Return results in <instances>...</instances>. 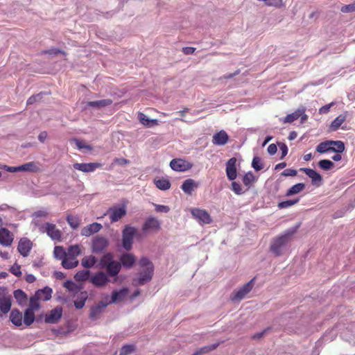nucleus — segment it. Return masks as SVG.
<instances>
[{
	"label": "nucleus",
	"instance_id": "nucleus-1",
	"mask_svg": "<svg viewBox=\"0 0 355 355\" xmlns=\"http://www.w3.org/2000/svg\"><path fill=\"white\" fill-rule=\"evenodd\" d=\"M141 271L139 273L137 278L133 279V284L140 286L149 282L153 274V265L146 257H142L139 262Z\"/></svg>",
	"mask_w": 355,
	"mask_h": 355
},
{
	"label": "nucleus",
	"instance_id": "nucleus-2",
	"mask_svg": "<svg viewBox=\"0 0 355 355\" xmlns=\"http://www.w3.org/2000/svg\"><path fill=\"white\" fill-rule=\"evenodd\" d=\"M99 266L105 269L108 277H116L121 269L120 262L114 260L113 254L110 252L105 254L99 261Z\"/></svg>",
	"mask_w": 355,
	"mask_h": 355
},
{
	"label": "nucleus",
	"instance_id": "nucleus-3",
	"mask_svg": "<svg viewBox=\"0 0 355 355\" xmlns=\"http://www.w3.org/2000/svg\"><path fill=\"white\" fill-rule=\"evenodd\" d=\"M295 230H287L284 234L275 238L270 244V251L275 256H280L286 249L290 237L295 233Z\"/></svg>",
	"mask_w": 355,
	"mask_h": 355
},
{
	"label": "nucleus",
	"instance_id": "nucleus-4",
	"mask_svg": "<svg viewBox=\"0 0 355 355\" xmlns=\"http://www.w3.org/2000/svg\"><path fill=\"white\" fill-rule=\"evenodd\" d=\"M254 285V278H252L248 283L234 290L230 295V300L234 302H239L245 299L249 293L252 290Z\"/></svg>",
	"mask_w": 355,
	"mask_h": 355
},
{
	"label": "nucleus",
	"instance_id": "nucleus-5",
	"mask_svg": "<svg viewBox=\"0 0 355 355\" xmlns=\"http://www.w3.org/2000/svg\"><path fill=\"white\" fill-rule=\"evenodd\" d=\"M137 234V228L130 225H125L122 231V246L129 251L132 248L133 239Z\"/></svg>",
	"mask_w": 355,
	"mask_h": 355
},
{
	"label": "nucleus",
	"instance_id": "nucleus-6",
	"mask_svg": "<svg viewBox=\"0 0 355 355\" xmlns=\"http://www.w3.org/2000/svg\"><path fill=\"white\" fill-rule=\"evenodd\" d=\"M109 244V240L105 236H96L92 241V250L96 254L102 253L107 248Z\"/></svg>",
	"mask_w": 355,
	"mask_h": 355
},
{
	"label": "nucleus",
	"instance_id": "nucleus-7",
	"mask_svg": "<svg viewBox=\"0 0 355 355\" xmlns=\"http://www.w3.org/2000/svg\"><path fill=\"white\" fill-rule=\"evenodd\" d=\"M12 296L6 286H0V311H10Z\"/></svg>",
	"mask_w": 355,
	"mask_h": 355
},
{
	"label": "nucleus",
	"instance_id": "nucleus-8",
	"mask_svg": "<svg viewBox=\"0 0 355 355\" xmlns=\"http://www.w3.org/2000/svg\"><path fill=\"white\" fill-rule=\"evenodd\" d=\"M193 217L200 224H210L212 219L205 209L194 208L191 210Z\"/></svg>",
	"mask_w": 355,
	"mask_h": 355
},
{
	"label": "nucleus",
	"instance_id": "nucleus-9",
	"mask_svg": "<svg viewBox=\"0 0 355 355\" xmlns=\"http://www.w3.org/2000/svg\"><path fill=\"white\" fill-rule=\"evenodd\" d=\"M89 280L90 282L97 288L103 287L110 282L107 275L103 272L95 273L90 277Z\"/></svg>",
	"mask_w": 355,
	"mask_h": 355
},
{
	"label": "nucleus",
	"instance_id": "nucleus-10",
	"mask_svg": "<svg viewBox=\"0 0 355 355\" xmlns=\"http://www.w3.org/2000/svg\"><path fill=\"white\" fill-rule=\"evenodd\" d=\"M42 228L44 229L42 231L46 232L51 239L55 241L61 240L62 232L60 230L56 228L55 225L46 223Z\"/></svg>",
	"mask_w": 355,
	"mask_h": 355
},
{
	"label": "nucleus",
	"instance_id": "nucleus-11",
	"mask_svg": "<svg viewBox=\"0 0 355 355\" xmlns=\"http://www.w3.org/2000/svg\"><path fill=\"white\" fill-rule=\"evenodd\" d=\"M160 229V222L154 216L148 217L142 225L144 232H156Z\"/></svg>",
	"mask_w": 355,
	"mask_h": 355
},
{
	"label": "nucleus",
	"instance_id": "nucleus-12",
	"mask_svg": "<svg viewBox=\"0 0 355 355\" xmlns=\"http://www.w3.org/2000/svg\"><path fill=\"white\" fill-rule=\"evenodd\" d=\"M102 166V164L98 162L90 163H75L73 165V168L84 173L94 172L98 168Z\"/></svg>",
	"mask_w": 355,
	"mask_h": 355
},
{
	"label": "nucleus",
	"instance_id": "nucleus-13",
	"mask_svg": "<svg viewBox=\"0 0 355 355\" xmlns=\"http://www.w3.org/2000/svg\"><path fill=\"white\" fill-rule=\"evenodd\" d=\"M111 222H116L121 218L122 216L126 214V209L125 206L113 207L107 211Z\"/></svg>",
	"mask_w": 355,
	"mask_h": 355
},
{
	"label": "nucleus",
	"instance_id": "nucleus-14",
	"mask_svg": "<svg viewBox=\"0 0 355 355\" xmlns=\"http://www.w3.org/2000/svg\"><path fill=\"white\" fill-rule=\"evenodd\" d=\"M128 289L123 288L119 291H114L112 293L110 299L107 300V304L119 303L122 302L128 295Z\"/></svg>",
	"mask_w": 355,
	"mask_h": 355
},
{
	"label": "nucleus",
	"instance_id": "nucleus-15",
	"mask_svg": "<svg viewBox=\"0 0 355 355\" xmlns=\"http://www.w3.org/2000/svg\"><path fill=\"white\" fill-rule=\"evenodd\" d=\"M236 159L235 157L230 158L226 163V174L230 180H234L237 177L236 168Z\"/></svg>",
	"mask_w": 355,
	"mask_h": 355
},
{
	"label": "nucleus",
	"instance_id": "nucleus-16",
	"mask_svg": "<svg viewBox=\"0 0 355 355\" xmlns=\"http://www.w3.org/2000/svg\"><path fill=\"white\" fill-rule=\"evenodd\" d=\"M302 170L311 179V182L313 185L319 187L322 184V178L316 171L307 168H302Z\"/></svg>",
	"mask_w": 355,
	"mask_h": 355
},
{
	"label": "nucleus",
	"instance_id": "nucleus-17",
	"mask_svg": "<svg viewBox=\"0 0 355 355\" xmlns=\"http://www.w3.org/2000/svg\"><path fill=\"white\" fill-rule=\"evenodd\" d=\"M32 248L31 241L26 239L22 238L20 239L18 244V251L23 257H27Z\"/></svg>",
	"mask_w": 355,
	"mask_h": 355
},
{
	"label": "nucleus",
	"instance_id": "nucleus-18",
	"mask_svg": "<svg viewBox=\"0 0 355 355\" xmlns=\"http://www.w3.org/2000/svg\"><path fill=\"white\" fill-rule=\"evenodd\" d=\"M13 241V234L8 229L0 228V243L4 246H9Z\"/></svg>",
	"mask_w": 355,
	"mask_h": 355
},
{
	"label": "nucleus",
	"instance_id": "nucleus-19",
	"mask_svg": "<svg viewBox=\"0 0 355 355\" xmlns=\"http://www.w3.org/2000/svg\"><path fill=\"white\" fill-rule=\"evenodd\" d=\"M102 229L101 224L98 223H93L89 224L81 230V235L85 236H90L93 234L98 232Z\"/></svg>",
	"mask_w": 355,
	"mask_h": 355
},
{
	"label": "nucleus",
	"instance_id": "nucleus-20",
	"mask_svg": "<svg viewBox=\"0 0 355 355\" xmlns=\"http://www.w3.org/2000/svg\"><path fill=\"white\" fill-rule=\"evenodd\" d=\"M200 184L193 179L185 180L181 185V189L187 195H191L192 191L199 187Z\"/></svg>",
	"mask_w": 355,
	"mask_h": 355
},
{
	"label": "nucleus",
	"instance_id": "nucleus-21",
	"mask_svg": "<svg viewBox=\"0 0 355 355\" xmlns=\"http://www.w3.org/2000/svg\"><path fill=\"white\" fill-rule=\"evenodd\" d=\"M229 136L225 130H220L214 134L212 137V143L217 146H224L228 141Z\"/></svg>",
	"mask_w": 355,
	"mask_h": 355
},
{
	"label": "nucleus",
	"instance_id": "nucleus-22",
	"mask_svg": "<svg viewBox=\"0 0 355 355\" xmlns=\"http://www.w3.org/2000/svg\"><path fill=\"white\" fill-rule=\"evenodd\" d=\"M13 296L19 304L21 308L26 306L28 304V296L26 293L21 289H17L14 291Z\"/></svg>",
	"mask_w": 355,
	"mask_h": 355
},
{
	"label": "nucleus",
	"instance_id": "nucleus-23",
	"mask_svg": "<svg viewBox=\"0 0 355 355\" xmlns=\"http://www.w3.org/2000/svg\"><path fill=\"white\" fill-rule=\"evenodd\" d=\"M135 257L132 254L124 253L120 257V263L125 268H130L135 263Z\"/></svg>",
	"mask_w": 355,
	"mask_h": 355
},
{
	"label": "nucleus",
	"instance_id": "nucleus-24",
	"mask_svg": "<svg viewBox=\"0 0 355 355\" xmlns=\"http://www.w3.org/2000/svg\"><path fill=\"white\" fill-rule=\"evenodd\" d=\"M156 187L162 191H166L171 188V184L167 178H156L154 179Z\"/></svg>",
	"mask_w": 355,
	"mask_h": 355
},
{
	"label": "nucleus",
	"instance_id": "nucleus-25",
	"mask_svg": "<svg viewBox=\"0 0 355 355\" xmlns=\"http://www.w3.org/2000/svg\"><path fill=\"white\" fill-rule=\"evenodd\" d=\"M35 293H37V297H39L41 301L45 302L51 298L53 291L50 287L46 286L37 290Z\"/></svg>",
	"mask_w": 355,
	"mask_h": 355
},
{
	"label": "nucleus",
	"instance_id": "nucleus-26",
	"mask_svg": "<svg viewBox=\"0 0 355 355\" xmlns=\"http://www.w3.org/2000/svg\"><path fill=\"white\" fill-rule=\"evenodd\" d=\"M112 103L111 99H103L94 101L87 102V105L92 107L100 109L110 105Z\"/></svg>",
	"mask_w": 355,
	"mask_h": 355
},
{
	"label": "nucleus",
	"instance_id": "nucleus-27",
	"mask_svg": "<svg viewBox=\"0 0 355 355\" xmlns=\"http://www.w3.org/2000/svg\"><path fill=\"white\" fill-rule=\"evenodd\" d=\"M171 168L175 171H184L187 169L185 162L180 159H172L170 162Z\"/></svg>",
	"mask_w": 355,
	"mask_h": 355
},
{
	"label": "nucleus",
	"instance_id": "nucleus-28",
	"mask_svg": "<svg viewBox=\"0 0 355 355\" xmlns=\"http://www.w3.org/2000/svg\"><path fill=\"white\" fill-rule=\"evenodd\" d=\"M19 166V171H26V172H37L39 171L38 164L35 162H30L25 163Z\"/></svg>",
	"mask_w": 355,
	"mask_h": 355
},
{
	"label": "nucleus",
	"instance_id": "nucleus-29",
	"mask_svg": "<svg viewBox=\"0 0 355 355\" xmlns=\"http://www.w3.org/2000/svg\"><path fill=\"white\" fill-rule=\"evenodd\" d=\"M78 264V261L75 257L67 256L62 261V266L66 269H72L76 268Z\"/></svg>",
	"mask_w": 355,
	"mask_h": 355
},
{
	"label": "nucleus",
	"instance_id": "nucleus-30",
	"mask_svg": "<svg viewBox=\"0 0 355 355\" xmlns=\"http://www.w3.org/2000/svg\"><path fill=\"white\" fill-rule=\"evenodd\" d=\"M224 341L221 340L220 342L216 343L214 344H212L211 345L205 346L203 347H201L196 350L193 354L191 355H202L204 354H207L209 352H211L216 349L220 343H223Z\"/></svg>",
	"mask_w": 355,
	"mask_h": 355
},
{
	"label": "nucleus",
	"instance_id": "nucleus-31",
	"mask_svg": "<svg viewBox=\"0 0 355 355\" xmlns=\"http://www.w3.org/2000/svg\"><path fill=\"white\" fill-rule=\"evenodd\" d=\"M42 301L39 299V297H37V293H35V294L31 296L29 299V306L24 311H35L37 310L40 308V302Z\"/></svg>",
	"mask_w": 355,
	"mask_h": 355
},
{
	"label": "nucleus",
	"instance_id": "nucleus-32",
	"mask_svg": "<svg viewBox=\"0 0 355 355\" xmlns=\"http://www.w3.org/2000/svg\"><path fill=\"white\" fill-rule=\"evenodd\" d=\"M23 312H10V320L13 324L20 327L23 324Z\"/></svg>",
	"mask_w": 355,
	"mask_h": 355
},
{
	"label": "nucleus",
	"instance_id": "nucleus-33",
	"mask_svg": "<svg viewBox=\"0 0 355 355\" xmlns=\"http://www.w3.org/2000/svg\"><path fill=\"white\" fill-rule=\"evenodd\" d=\"M345 120L346 114H340L331 122L330 125L331 130L333 131L338 130Z\"/></svg>",
	"mask_w": 355,
	"mask_h": 355
},
{
	"label": "nucleus",
	"instance_id": "nucleus-34",
	"mask_svg": "<svg viewBox=\"0 0 355 355\" xmlns=\"http://www.w3.org/2000/svg\"><path fill=\"white\" fill-rule=\"evenodd\" d=\"M332 144L330 141L320 143L316 147V151L319 153H325L331 151Z\"/></svg>",
	"mask_w": 355,
	"mask_h": 355
},
{
	"label": "nucleus",
	"instance_id": "nucleus-35",
	"mask_svg": "<svg viewBox=\"0 0 355 355\" xmlns=\"http://www.w3.org/2000/svg\"><path fill=\"white\" fill-rule=\"evenodd\" d=\"M302 112H300L299 109L296 110L294 112L286 115L284 119H281L280 120L284 123H291L294 121L298 119L300 116V114Z\"/></svg>",
	"mask_w": 355,
	"mask_h": 355
},
{
	"label": "nucleus",
	"instance_id": "nucleus-36",
	"mask_svg": "<svg viewBox=\"0 0 355 355\" xmlns=\"http://www.w3.org/2000/svg\"><path fill=\"white\" fill-rule=\"evenodd\" d=\"M97 260L93 255L85 257L82 261L81 264L84 268H92L96 263Z\"/></svg>",
	"mask_w": 355,
	"mask_h": 355
},
{
	"label": "nucleus",
	"instance_id": "nucleus-37",
	"mask_svg": "<svg viewBox=\"0 0 355 355\" xmlns=\"http://www.w3.org/2000/svg\"><path fill=\"white\" fill-rule=\"evenodd\" d=\"M305 187L304 184L298 183L292 186L286 193V196H291L302 191Z\"/></svg>",
	"mask_w": 355,
	"mask_h": 355
},
{
	"label": "nucleus",
	"instance_id": "nucleus-38",
	"mask_svg": "<svg viewBox=\"0 0 355 355\" xmlns=\"http://www.w3.org/2000/svg\"><path fill=\"white\" fill-rule=\"evenodd\" d=\"M62 312H51V314L46 315L45 318V322L47 323H55L62 317Z\"/></svg>",
	"mask_w": 355,
	"mask_h": 355
},
{
	"label": "nucleus",
	"instance_id": "nucleus-39",
	"mask_svg": "<svg viewBox=\"0 0 355 355\" xmlns=\"http://www.w3.org/2000/svg\"><path fill=\"white\" fill-rule=\"evenodd\" d=\"M139 120L143 125L150 127L153 125L157 124V120L150 119L148 117L143 113L139 114Z\"/></svg>",
	"mask_w": 355,
	"mask_h": 355
},
{
	"label": "nucleus",
	"instance_id": "nucleus-40",
	"mask_svg": "<svg viewBox=\"0 0 355 355\" xmlns=\"http://www.w3.org/2000/svg\"><path fill=\"white\" fill-rule=\"evenodd\" d=\"M81 253V247L79 245H71L68 248L67 255L71 257H76Z\"/></svg>",
	"mask_w": 355,
	"mask_h": 355
},
{
	"label": "nucleus",
	"instance_id": "nucleus-41",
	"mask_svg": "<svg viewBox=\"0 0 355 355\" xmlns=\"http://www.w3.org/2000/svg\"><path fill=\"white\" fill-rule=\"evenodd\" d=\"M332 144L331 151L341 153L345 150V144L342 141H330Z\"/></svg>",
	"mask_w": 355,
	"mask_h": 355
},
{
	"label": "nucleus",
	"instance_id": "nucleus-42",
	"mask_svg": "<svg viewBox=\"0 0 355 355\" xmlns=\"http://www.w3.org/2000/svg\"><path fill=\"white\" fill-rule=\"evenodd\" d=\"M89 270H83L76 272L74 276V278L76 281L83 282L89 278Z\"/></svg>",
	"mask_w": 355,
	"mask_h": 355
},
{
	"label": "nucleus",
	"instance_id": "nucleus-43",
	"mask_svg": "<svg viewBox=\"0 0 355 355\" xmlns=\"http://www.w3.org/2000/svg\"><path fill=\"white\" fill-rule=\"evenodd\" d=\"M67 221L70 227L73 230L78 228L80 225V219L77 216L68 215L67 217Z\"/></svg>",
	"mask_w": 355,
	"mask_h": 355
},
{
	"label": "nucleus",
	"instance_id": "nucleus-44",
	"mask_svg": "<svg viewBox=\"0 0 355 355\" xmlns=\"http://www.w3.org/2000/svg\"><path fill=\"white\" fill-rule=\"evenodd\" d=\"M53 253L55 258L62 259V261L67 256V252L64 251V248L62 246H55Z\"/></svg>",
	"mask_w": 355,
	"mask_h": 355
},
{
	"label": "nucleus",
	"instance_id": "nucleus-45",
	"mask_svg": "<svg viewBox=\"0 0 355 355\" xmlns=\"http://www.w3.org/2000/svg\"><path fill=\"white\" fill-rule=\"evenodd\" d=\"M35 312H24L23 315V323L26 326L31 325L35 320Z\"/></svg>",
	"mask_w": 355,
	"mask_h": 355
},
{
	"label": "nucleus",
	"instance_id": "nucleus-46",
	"mask_svg": "<svg viewBox=\"0 0 355 355\" xmlns=\"http://www.w3.org/2000/svg\"><path fill=\"white\" fill-rule=\"evenodd\" d=\"M87 298V293L82 292L80 294V300H76L74 302V305H75L76 308L78 309H82L84 306V305H85V301H86Z\"/></svg>",
	"mask_w": 355,
	"mask_h": 355
},
{
	"label": "nucleus",
	"instance_id": "nucleus-47",
	"mask_svg": "<svg viewBox=\"0 0 355 355\" xmlns=\"http://www.w3.org/2000/svg\"><path fill=\"white\" fill-rule=\"evenodd\" d=\"M319 167L324 171L330 170L334 166V164L329 159H322L318 162Z\"/></svg>",
	"mask_w": 355,
	"mask_h": 355
},
{
	"label": "nucleus",
	"instance_id": "nucleus-48",
	"mask_svg": "<svg viewBox=\"0 0 355 355\" xmlns=\"http://www.w3.org/2000/svg\"><path fill=\"white\" fill-rule=\"evenodd\" d=\"M299 202V198L295 199V200H287L285 201H282L278 203L277 207L279 209H286L289 207H291L295 204H297Z\"/></svg>",
	"mask_w": 355,
	"mask_h": 355
},
{
	"label": "nucleus",
	"instance_id": "nucleus-49",
	"mask_svg": "<svg viewBox=\"0 0 355 355\" xmlns=\"http://www.w3.org/2000/svg\"><path fill=\"white\" fill-rule=\"evenodd\" d=\"M135 350L134 345H123L120 349L119 355H128Z\"/></svg>",
	"mask_w": 355,
	"mask_h": 355
},
{
	"label": "nucleus",
	"instance_id": "nucleus-50",
	"mask_svg": "<svg viewBox=\"0 0 355 355\" xmlns=\"http://www.w3.org/2000/svg\"><path fill=\"white\" fill-rule=\"evenodd\" d=\"M252 166L257 171H259L263 169V165L261 158L259 157H254L252 162Z\"/></svg>",
	"mask_w": 355,
	"mask_h": 355
},
{
	"label": "nucleus",
	"instance_id": "nucleus-51",
	"mask_svg": "<svg viewBox=\"0 0 355 355\" xmlns=\"http://www.w3.org/2000/svg\"><path fill=\"white\" fill-rule=\"evenodd\" d=\"M255 180L254 175L252 172H248L245 174L243 178V182L245 186H250Z\"/></svg>",
	"mask_w": 355,
	"mask_h": 355
},
{
	"label": "nucleus",
	"instance_id": "nucleus-52",
	"mask_svg": "<svg viewBox=\"0 0 355 355\" xmlns=\"http://www.w3.org/2000/svg\"><path fill=\"white\" fill-rule=\"evenodd\" d=\"M155 207V209L156 212L158 213H168L170 211V207L167 205H158L155 203H152Z\"/></svg>",
	"mask_w": 355,
	"mask_h": 355
},
{
	"label": "nucleus",
	"instance_id": "nucleus-53",
	"mask_svg": "<svg viewBox=\"0 0 355 355\" xmlns=\"http://www.w3.org/2000/svg\"><path fill=\"white\" fill-rule=\"evenodd\" d=\"M71 141L76 144L78 149H87L88 150H91L92 149L91 146L85 144L82 141L79 139H73Z\"/></svg>",
	"mask_w": 355,
	"mask_h": 355
},
{
	"label": "nucleus",
	"instance_id": "nucleus-54",
	"mask_svg": "<svg viewBox=\"0 0 355 355\" xmlns=\"http://www.w3.org/2000/svg\"><path fill=\"white\" fill-rule=\"evenodd\" d=\"M43 93H39L35 95L31 96L28 100H27V105H32L35 103V102H39L42 100L43 96Z\"/></svg>",
	"mask_w": 355,
	"mask_h": 355
},
{
	"label": "nucleus",
	"instance_id": "nucleus-55",
	"mask_svg": "<svg viewBox=\"0 0 355 355\" xmlns=\"http://www.w3.org/2000/svg\"><path fill=\"white\" fill-rule=\"evenodd\" d=\"M64 286L69 291L75 292L77 289V285L71 280H67L64 283Z\"/></svg>",
	"mask_w": 355,
	"mask_h": 355
},
{
	"label": "nucleus",
	"instance_id": "nucleus-56",
	"mask_svg": "<svg viewBox=\"0 0 355 355\" xmlns=\"http://www.w3.org/2000/svg\"><path fill=\"white\" fill-rule=\"evenodd\" d=\"M232 190L237 195H241L243 193L241 186L236 182H232Z\"/></svg>",
	"mask_w": 355,
	"mask_h": 355
},
{
	"label": "nucleus",
	"instance_id": "nucleus-57",
	"mask_svg": "<svg viewBox=\"0 0 355 355\" xmlns=\"http://www.w3.org/2000/svg\"><path fill=\"white\" fill-rule=\"evenodd\" d=\"M10 272L16 277H20L21 275V266L17 263H15L10 268Z\"/></svg>",
	"mask_w": 355,
	"mask_h": 355
},
{
	"label": "nucleus",
	"instance_id": "nucleus-58",
	"mask_svg": "<svg viewBox=\"0 0 355 355\" xmlns=\"http://www.w3.org/2000/svg\"><path fill=\"white\" fill-rule=\"evenodd\" d=\"M340 10L345 13L354 12L355 11V2L354 3L343 6L341 8Z\"/></svg>",
	"mask_w": 355,
	"mask_h": 355
},
{
	"label": "nucleus",
	"instance_id": "nucleus-59",
	"mask_svg": "<svg viewBox=\"0 0 355 355\" xmlns=\"http://www.w3.org/2000/svg\"><path fill=\"white\" fill-rule=\"evenodd\" d=\"M334 103L332 102L329 104H327L319 109V113L320 114H324L329 112L330 108Z\"/></svg>",
	"mask_w": 355,
	"mask_h": 355
},
{
	"label": "nucleus",
	"instance_id": "nucleus-60",
	"mask_svg": "<svg viewBox=\"0 0 355 355\" xmlns=\"http://www.w3.org/2000/svg\"><path fill=\"white\" fill-rule=\"evenodd\" d=\"M48 214H49L48 211L45 209H40V210L35 211L33 214V216L35 217H46L48 216Z\"/></svg>",
	"mask_w": 355,
	"mask_h": 355
},
{
	"label": "nucleus",
	"instance_id": "nucleus-61",
	"mask_svg": "<svg viewBox=\"0 0 355 355\" xmlns=\"http://www.w3.org/2000/svg\"><path fill=\"white\" fill-rule=\"evenodd\" d=\"M284 176H295L297 175V171L292 168L285 169L282 172Z\"/></svg>",
	"mask_w": 355,
	"mask_h": 355
},
{
	"label": "nucleus",
	"instance_id": "nucleus-62",
	"mask_svg": "<svg viewBox=\"0 0 355 355\" xmlns=\"http://www.w3.org/2000/svg\"><path fill=\"white\" fill-rule=\"evenodd\" d=\"M279 148L282 151L281 159H283L288 153V149L285 144L281 143L279 144Z\"/></svg>",
	"mask_w": 355,
	"mask_h": 355
},
{
	"label": "nucleus",
	"instance_id": "nucleus-63",
	"mask_svg": "<svg viewBox=\"0 0 355 355\" xmlns=\"http://www.w3.org/2000/svg\"><path fill=\"white\" fill-rule=\"evenodd\" d=\"M268 331V329H264L263 331L254 334L252 336V339L253 340H259L262 338L264 335L266 334V332Z\"/></svg>",
	"mask_w": 355,
	"mask_h": 355
},
{
	"label": "nucleus",
	"instance_id": "nucleus-64",
	"mask_svg": "<svg viewBox=\"0 0 355 355\" xmlns=\"http://www.w3.org/2000/svg\"><path fill=\"white\" fill-rule=\"evenodd\" d=\"M277 150V146L275 144H271L268 147V153L271 155H275Z\"/></svg>",
	"mask_w": 355,
	"mask_h": 355
}]
</instances>
